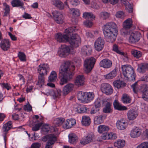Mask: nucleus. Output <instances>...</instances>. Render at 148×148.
I'll use <instances>...</instances> for the list:
<instances>
[{
	"mask_svg": "<svg viewBox=\"0 0 148 148\" xmlns=\"http://www.w3.org/2000/svg\"><path fill=\"white\" fill-rule=\"evenodd\" d=\"M141 129L137 127H135L132 130L130 134L131 137L135 138L138 137L141 134Z\"/></svg>",
	"mask_w": 148,
	"mask_h": 148,
	"instance_id": "obj_24",
	"label": "nucleus"
},
{
	"mask_svg": "<svg viewBox=\"0 0 148 148\" xmlns=\"http://www.w3.org/2000/svg\"><path fill=\"white\" fill-rule=\"evenodd\" d=\"M75 69V66L71 65L69 61L65 62L61 65L59 73L60 84L61 85L66 84L72 79Z\"/></svg>",
	"mask_w": 148,
	"mask_h": 148,
	"instance_id": "obj_2",
	"label": "nucleus"
},
{
	"mask_svg": "<svg viewBox=\"0 0 148 148\" xmlns=\"http://www.w3.org/2000/svg\"><path fill=\"white\" fill-rule=\"evenodd\" d=\"M10 41L9 39H5L1 41L0 47L2 50L7 51L10 48Z\"/></svg>",
	"mask_w": 148,
	"mask_h": 148,
	"instance_id": "obj_16",
	"label": "nucleus"
},
{
	"mask_svg": "<svg viewBox=\"0 0 148 148\" xmlns=\"http://www.w3.org/2000/svg\"><path fill=\"white\" fill-rule=\"evenodd\" d=\"M113 104L114 109L116 110L121 111L125 110L127 109L126 106H122L116 100H114Z\"/></svg>",
	"mask_w": 148,
	"mask_h": 148,
	"instance_id": "obj_28",
	"label": "nucleus"
},
{
	"mask_svg": "<svg viewBox=\"0 0 148 148\" xmlns=\"http://www.w3.org/2000/svg\"><path fill=\"white\" fill-rule=\"evenodd\" d=\"M101 89L102 92L107 95L111 94L113 92L112 86L109 84L104 83L101 84Z\"/></svg>",
	"mask_w": 148,
	"mask_h": 148,
	"instance_id": "obj_10",
	"label": "nucleus"
},
{
	"mask_svg": "<svg viewBox=\"0 0 148 148\" xmlns=\"http://www.w3.org/2000/svg\"><path fill=\"white\" fill-rule=\"evenodd\" d=\"M70 49L69 46L64 44L61 45L58 51V53L59 56L61 58H65L69 54Z\"/></svg>",
	"mask_w": 148,
	"mask_h": 148,
	"instance_id": "obj_8",
	"label": "nucleus"
},
{
	"mask_svg": "<svg viewBox=\"0 0 148 148\" xmlns=\"http://www.w3.org/2000/svg\"><path fill=\"white\" fill-rule=\"evenodd\" d=\"M43 123L42 122H40L35 125L32 128V130L33 131H36L39 130L40 127L42 125Z\"/></svg>",
	"mask_w": 148,
	"mask_h": 148,
	"instance_id": "obj_54",
	"label": "nucleus"
},
{
	"mask_svg": "<svg viewBox=\"0 0 148 148\" xmlns=\"http://www.w3.org/2000/svg\"><path fill=\"white\" fill-rule=\"evenodd\" d=\"M109 129L108 126L103 125H99L97 128L98 132L100 133H103L107 132Z\"/></svg>",
	"mask_w": 148,
	"mask_h": 148,
	"instance_id": "obj_34",
	"label": "nucleus"
},
{
	"mask_svg": "<svg viewBox=\"0 0 148 148\" xmlns=\"http://www.w3.org/2000/svg\"><path fill=\"white\" fill-rule=\"evenodd\" d=\"M64 123V124L63 125V127L68 129L71 128L75 125L76 123V121L75 119H68L65 121Z\"/></svg>",
	"mask_w": 148,
	"mask_h": 148,
	"instance_id": "obj_23",
	"label": "nucleus"
},
{
	"mask_svg": "<svg viewBox=\"0 0 148 148\" xmlns=\"http://www.w3.org/2000/svg\"><path fill=\"white\" fill-rule=\"evenodd\" d=\"M138 112L136 110L131 109L129 110L127 113V116L129 120H133L138 116Z\"/></svg>",
	"mask_w": 148,
	"mask_h": 148,
	"instance_id": "obj_20",
	"label": "nucleus"
},
{
	"mask_svg": "<svg viewBox=\"0 0 148 148\" xmlns=\"http://www.w3.org/2000/svg\"><path fill=\"white\" fill-rule=\"evenodd\" d=\"M53 5L60 10H63L64 8L63 3L59 0H55L54 2Z\"/></svg>",
	"mask_w": 148,
	"mask_h": 148,
	"instance_id": "obj_39",
	"label": "nucleus"
},
{
	"mask_svg": "<svg viewBox=\"0 0 148 148\" xmlns=\"http://www.w3.org/2000/svg\"><path fill=\"white\" fill-rule=\"evenodd\" d=\"M141 34L138 32H132L130 34L129 39V42L131 43H134L139 41L140 39Z\"/></svg>",
	"mask_w": 148,
	"mask_h": 148,
	"instance_id": "obj_12",
	"label": "nucleus"
},
{
	"mask_svg": "<svg viewBox=\"0 0 148 148\" xmlns=\"http://www.w3.org/2000/svg\"><path fill=\"white\" fill-rule=\"evenodd\" d=\"M105 43L103 38L101 37H99L94 43L95 49L98 51H101L104 47Z\"/></svg>",
	"mask_w": 148,
	"mask_h": 148,
	"instance_id": "obj_9",
	"label": "nucleus"
},
{
	"mask_svg": "<svg viewBox=\"0 0 148 148\" xmlns=\"http://www.w3.org/2000/svg\"><path fill=\"white\" fill-rule=\"evenodd\" d=\"M81 122L83 125L85 126H88L91 123L90 118L88 116H84L82 117Z\"/></svg>",
	"mask_w": 148,
	"mask_h": 148,
	"instance_id": "obj_33",
	"label": "nucleus"
},
{
	"mask_svg": "<svg viewBox=\"0 0 148 148\" xmlns=\"http://www.w3.org/2000/svg\"><path fill=\"white\" fill-rule=\"evenodd\" d=\"M45 75L39 74L38 76V83L39 85H40L41 86L44 84L45 78L44 76Z\"/></svg>",
	"mask_w": 148,
	"mask_h": 148,
	"instance_id": "obj_50",
	"label": "nucleus"
},
{
	"mask_svg": "<svg viewBox=\"0 0 148 148\" xmlns=\"http://www.w3.org/2000/svg\"><path fill=\"white\" fill-rule=\"evenodd\" d=\"M23 109L25 111L29 112H30L32 110V107L29 102L26 105L24 106Z\"/></svg>",
	"mask_w": 148,
	"mask_h": 148,
	"instance_id": "obj_55",
	"label": "nucleus"
},
{
	"mask_svg": "<svg viewBox=\"0 0 148 148\" xmlns=\"http://www.w3.org/2000/svg\"><path fill=\"white\" fill-rule=\"evenodd\" d=\"M49 127L47 124L44 125L42 129V131L45 133H47L49 131Z\"/></svg>",
	"mask_w": 148,
	"mask_h": 148,
	"instance_id": "obj_61",
	"label": "nucleus"
},
{
	"mask_svg": "<svg viewBox=\"0 0 148 148\" xmlns=\"http://www.w3.org/2000/svg\"><path fill=\"white\" fill-rule=\"evenodd\" d=\"M94 139V136L93 134H88L86 136L80 140V143L82 145H85L92 142Z\"/></svg>",
	"mask_w": 148,
	"mask_h": 148,
	"instance_id": "obj_14",
	"label": "nucleus"
},
{
	"mask_svg": "<svg viewBox=\"0 0 148 148\" xmlns=\"http://www.w3.org/2000/svg\"><path fill=\"white\" fill-rule=\"evenodd\" d=\"M83 17L88 20H93L95 19V17L90 12H85L83 14Z\"/></svg>",
	"mask_w": 148,
	"mask_h": 148,
	"instance_id": "obj_45",
	"label": "nucleus"
},
{
	"mask_svg": "<svg viewBox=\"0 0 148 148\" xmlns=\"http://www.w3.org/2000/svg\"><path fill=\"white\" fill-rule=\"evenodd\" d=\"M77 99L84 103H88L94 99L95 94L92 92H78L77 93Z\"/></svg>",
	"mask_w": 148,
	"mask_h": 148,
	"instance_id": "obj_4",
	"label": "nucleus"
},
{
	"mask_svg": "<svg viewBox=\"0 0 148 148\" xmlns=\"http://www.w3.org/2000/svg\"><path fill=\"white\" fill-rule=\"evenodd\" d=\"M117 128L120 130H123L125 129L127 126L126 122L123 119L117 121L116 123Z\"/></svg>",
	"mask_w": 148,
	"mask_h": 148,
	"instance_id": "obj_26",
	"label": "nucleus"
},
{
	"mask_svg": "<svg viewBox=\"0 0 148 148\" xmlns=\"http://www.w3.org/2000/svg\"><path fill=\"white\" fill-rule=\"evenodd\" d=\"M141 87L142 98L144 100L148 101V86L146 84H144Z\"/></svg>",
	"mask_w": 148,
	"mask_h": 148,
	"instance_id": "obj_18",
	"label": "nucleus"
},
{
	"mask_svg": "<svg viewBox=\"0 0 148 148\" xmlns=\"http://www.w3.org/2000/svg\"><path fill=\"white\" fill-rule=\"evenodd\" d=\"M65 122V119L63 118H56L54 120V123L56 125L58 126L62 125L64 124Z\"/></svg>",
	"mask_w": 148,
	"mask_h": 148,
	"instance_id": "obj_41",
	"label": "nucleus"
},
{
	"mask_svg": "<svg viewBox=\"0 0 148 148\" xmlns=\"http://www.w3.org/2000/svg\"><path fill=\"white\" fill-rule=\"evenodd\" d=\"M138 71L140 73H143L148 71V63H142L138 65Z\"/></svg>",
	"mask_w": 148,
	"mask_h": 148,
	"instance_id": "obj_21",
	"label": "nucleus"
},
{
	"mask_svg": "<svg viewBox=\"0 0 148 148\" xmlns=\"http://www.w3.org/2000/svg\"><path fill=\"white\" fill-rule=\"evenodd\" d=\"M101 100L99 99H97L95 101L94 103V105L95 107L97 108L100 109L101 106Z\"/></svg>",
	"mask_w": 148,
	"mask_h": 148,
	"instance_id": "obj_60",
	"label": "nucleus"
},
{
	"mask_svg": "<svg viewBox=\"0 0 148 148\" xmlns=\"http://www.w3.org/2000/svg\"><path fill=\"white\" fill-rule=\"evenodd\" d=\"M114 86L117 88L123 87L125 86V83L123 81L120 80L115 81L113 82Z\"/></svg>",
	"mask_w": 148,
	"mask_h": 148,
	"instance_id": "obj_36",
	"label": "nucleus"
},
{
	"mask_svg": "<svg viewBox=\"0 0 148 148\" xmlns=\"http://www.w3.org/2000/svg\"><path fill=\"white\" fill-rule=\"evenodd\" d=\"M51 94L54 99L60 98L61 96L62 91L59 89H54L51 91Z\"/></svg>",
	"mask_w": 148,
	"mask_h": 148,
	"instance_id": "obj_35",
	"label": "nucleus"
},
{
	"mask_svg": "<svg viewBox=\"0 0 148 148\" xmlns=\"http://www.w3.org/2000/svg\"><path fill=\"white\" fill-rule=\"evenodd\" d=\"M100 67L105 69H108L111 68L112 66V62L110 60L106 58L100 61L99 63Z\"/></svg>",
	"mask_w": 148,
	"mask_h": 148,
	"instance_id": "obj_15",
	"label": "nucleus"
},
{
	"mask_svg": "<svg viewBox=\"0 0 148 148\" xmlns=\"http://www.w3.org/2000/svg\"><path fill=\"white\" fill-rule=\"evenodd\" d=\"M118 30L116 25L113 22H110L104 25L103 32L107 41L112 42L116 40Z\"/></svg>",
	"mask_w": 148,
	"mask_h": 148,
	"instance_id": "obj_3",
	"label": "nucleus"
},
{
	"mask_svg": "<svg viewBox=\"0 0 148 148\" xmlns=\"http://www.w3.org/2000/svg\"><path fill=\"white\" fill-rule=\"evenodd\" d=\"M57 78V74L55 71H52L49 77L48 81L53 82L56 81Z\"/></svg>",
	"mask_w": 148,
	"mask_h": 148,
	"instance_id": "obj_40",
	"label": "nucleus"
},
{
	"mask_svg": "<svg viewBox=\"0 0 148 148\" xmlns=\"http://www.w3.org/2000/svg\"><path fill=\"white\" fill-rule=\"evenodd\" d=\"M12 121H8L7 123H5L3 125L2 127V131L3 132V137L5 145H6L7 134L8 131L12 127Z\"/></svg>",
	"mask_w": 148,
	"mask_h": 148,
	"instance_id": "obj_11",
	"label": "nucleus"
},
{
	"mask_svg": "<svg viewBox=\"0 0 148 148\" xmlns=\"http://www.w3.org/2000/svg\"><path fill=\"white\" fill-rule=\"evenodd\" d=\"M69 141L71 144H75L78 140V137L76 134L73 133H71L68 135Z\"/></svg>",
	"mask_w": 148,
	"mask_h": 148,
	"instance_id": "obj_29",
	"label": "nucleus"
},
{
	"mask_svg": "<svg viewBox=\"0 0 148 148\" xmlns=\"http://www.w3.org/2000/svg\"><path fill=\"white\" fill-rule=\"evenodd\" d=\"M91 52V49L89 46H84L81 49V53L84 56H89Z\"/></svg>",
	"mask_w": 148,
	"mask_h": 148,
	"instance_id": "obj_30",
	"label": "nucleus"
},
{
	"mask_svg": "<svg viewBox=\"0 0 148 148\" xmlns=\"http://www.w3.org/2000/svg\"><path fill=\"white\" fill-rule=\"evenodd\" d=\"M70 10L73 15L74 16H78L80 14L79 10L78 9L72 8L70 9Z\"/></svg>",
	"mask_w": 148,
	"mask_h": 148,
	"instance_id": "obj_48",
	"label": "nucleus"
},
{
	"mask_svg": "<svg viewBox=\"0 0 148 148\" xmlns=\"http://www.w3.org/2000/svg\"><path fill=\"white\" fill-rule=\"evenodd\" d=\"M122 73L125 77L131 81L135 79L136 74L133 68L130 65H124L122 66Z\"/></svg>",
	"mask_w": 148,
	"mask_h": 148,
	"instance_id": "obj_5",
	"label": "nucleus"
},
{
	"mask_svg": "<svg viewBox=\"0 0 148 148\" xmlns=\"http://www.w3.org/2000/svg\"><path fill=\"white\" fill-rule=\"evenodd\" d=\"M132 20L131 18H128L124 21L123 23V27L126 29H130L132 25Z\"/></svg>",
	"mask_w": 148,
	"mask_h": 148,
	"instance_id": "obj_31",
	"label": "nucleus"
},
{
	"mask_svg": "<svg viewBox=\"0 0 148 148\" xmlns=\"http://www.w3.org/2000/svg\"><path fill=\"white\" fill-rule=\"evenodd\" d=\"M55 21L58 24H62L64 22V17L61 12L58 11H54L52 12Z\"/></svg>",
	"mask_w": 148,
	"mask_h": 148,
	"instance_id": "obj_13",
	"label": "nucleus"
},
{
	"mask_svg": "<svg viewBox=\"0 0 148 148\" xmlns=\"http://www.w3.org/2000/svg\"><path fill=\"white\" fill-rule=\"evenodd\" d=\"M49 69V65L47 64H41L38 68V72L41 75H47Z\"/></svg>",
	"mask_w": 148,
	"mask_h": 148,
	"instance_id": "obj_17",
	"label": "nucleus"
},
{
	"mask_svg": "<svg viewBox=\"0 0 148 148\" xmlns=\"http://www.w3.org/2000/svg\"><path fill=\"white\" fill-rule=\"evenodd\" d=\"M103 117V116L101 115L96 116L94 118V123L98 125L103 123L104 120Z\"/></svg>",
	"mask_w": 148,
	"mask_h": 148,
	"instance_id": "obj_44",
	"label": "nucleus"
},
{
	"mask_svg": "<svg viewBox=\"0 0 148 148\" xmlns=\"http://www.w3.org/2000/svg\"><path fill=\"white\" fill-rule=\"evenodd\" d=\"M131 53L134 57L137 58H139L142 56V53L137 50H132Z\"/></svg>",
	"mask_w": 148,
	"mask_h": 148,
	"instance_id": "obj_47",
	"label": "nucleus"
},
{
	"mask_svg": "<svg viewBox=\"0 0 148 148\" xmlns=\"http://www.w3.org/2000/svg\"><path fill=\"white\" fill-rule=\"evenodd\" d=\"M3 5L5 7L4 8V10H5L4 15L5 16H6L7 14L9 13L10 11L9 6L6 3H4Z\"/></svg>",
	"mask_w": 148,
	"mask_h": 148,
	"instance_id": "obj_57",
	"label": "nucleus"
},
{
	"mask_svg": "<svg viewBox=\"0 0 148 148\" xmlns=\"http://www.w3.org/2000/svg\"><path fill=\"white\" fill-rule=\"evenodd\" d=\"M91 20H87L84 22V25L87 27H90L92 25V23L91 22Z\"/></svg>",
	"mask_w": 148,
	"mask_h": 148,
	"instance_id": "obj_62",
	"label": "nucleus"
},
{
	"mask_svg": "<svg viewBox=\"0 0 148 148\" xmlns=\"http://www.w3.org/2000/svg\"><path fill=\"white\" fill-rule=\"evenodd\" d=\"M95 62L96 60L93 57H91L85 60L84 66L86 73H88L91 71Z\"/></svg>",
	"mask_w": 148,
	"mask_h": 148,
	"instance_id": "obj_7",
	"label": "nucleus"
},
{
	"mask_svg": "<svg viewBox=\"0 0 148 148\" xmlns=\"http://www.w3.org/2000/svg\"><path fill=\"white\" fill-rule=\"evenodd\" d=\"M114 146L118 148H122L125 145V141L123 140H118L114 143Z\"/></svg>",
	"mask_w": 148,
	"mask_h": 148,
	"instance_id": "obj_43",
	"label": "nucleus"
},
{
	"mask_svg": "<svg viewBox=\"0 0 148 148\" xmlns=\"http://www.w3.org/2000/svg\"><path fill=\"white\" fill-rule=\"evenodd\" d=\"M125 6V9L127 10V11L130 13L132 12L133 8L129 2Z\"/></svg>",
	"mask_w": 148,
	"mask_h": 148,
	"instance_id": "obj_58",
	"label": "nucleus"
},
{
	"mask_svg": "<svg viewBox=\"0 0 148 148\" xmlns=\"http://www.w3.org/2000/svg\"><path fill=\"white\" fill-rule=\"evenodd\" d=\"M74 86L73 84L69 83L64 86L63 89V95H66L68 94L69 92L73 90Z\"/></svg>",
	"mask_w": 148,
	"mask_h": 148,
	"instance_id": "obj_27",
	"label": "nucleus"
},
{
	"mask_svg": "<svg viewBox=\"0 0 148 148\" xmlns=\"http://www.w3.org/2000/svg\"><path fill=\"white\" fill-rule=\"evenodd\" d=\"M126 16L124 12L123 11H119L116 12V16L117 18H123Z\"/></svg>",
	"mask_w": 148,
	"mask_h": 148,
	"instance_id": "obj_53",
	"label": "nucleus"
},
{
	"mask_svg": "<svg viewBox=\"0 0 148 148\" xmlns=\"http://www.w3.org/2000/svg\"><path fill=\"white\" fill-rule=\"evenodd\" d=\"M11 4L13 7L19 8L24 9V3L21 0H12Z\"/></svg>",
	"mask_w": 148,
	"mask_h": 148,
	"instance_id": "obj_22",
	"label": "nucleus"
},
{
	"mask_svg": "<svg viewBox=\"0 0 148 148\" xmlns=\"http://www.w3.org/2000/svg\"><path fill=\"white\" fill-rule=\"evenodd\" d=\"M131 88L133 89V90L134 93H137L138 90L137 82H136L133 84L131 85Z\"/></svg>",
	"mask_w": 148,
	"mask_h": 148,
	"instance_id": "obj_56",
	"label": "nucleus"
},
{
	"mask_svg": "<svg viewBox=\"0 0 148 148\" xmlns=\"http://www.w3.org/2000/svg\"><path fill=\"white\" fill-rule=\"evenodd\" d=\"M142 136L144 139H146L148 138V129H146L143 132Z\"/></svg>",
	"mask_w": 148,
	"mask_h": 148,
	"instance_id": "obj_63",
	"label": "nucleus"
},
{
	"mask_svg": "<svg viewBox=\"0 0 148 148\" xmlns=\"http://www.w3.org/2000/svg\"><path fill=\"white\" fill-rule=\"evenodd\" d=\"M101 137L102 140H108L109 139H115L117 138L116 134L113 133L105 132L101 136Z\"/></svg>",
	"mask_w": 148,
	"mask_h": 148,
	"instance_id": "obj_19",
	"label": "nucleus"
},
{
	"mask_svg": "<svg viewBox=\"0 0 148 148\" xmlns=\"http://www.w3.org/2000/svg\"><path fill=\"white\" fill-rule=\"evenodd\" d=\"M111 104L108 102H106L103 109V112L106 113H110L111 111Z\"/></svg>",
	"mask_w": 148,
	"mask_h": 148,
	"instance_id": "obj_37",
	"label": "nucleus"
},
{
	"mask_svg": "<svg viewBox=\"0 0 148 148\" xmlns=\"http://www.w3.org/2000/svg\"><path fill=\"white\" fill-rule=\"evenodd\" d=\"M41 146L40 143H34L31 145V148H40Z\"/></svg>",
	"mask_w": 148,
	"mask_h": 148,
	"instance_id": "obj_64",
	"label": "nucleus"
},
{
	"mask_svg": "<svg viewBox=\"0 0 148 148\" xmlns=\"http://www.w3.org/2000/svg\"><path fill=\"white\" fill-rule=\"evenodd\" d=\"M85 78L83 75H78L77 76L75 81L76 85L78 86H82L84 84Z\"/></svg>",
	"mask_w": 148,
	"mask_h": 148,
	"instance_id": "obj_25",
	"label": "nucleus"
},
{
	"mask_svg": "<svg viewBox=\"0 0 148 148\" xmlns=\"http://www.w3.org/2000/svg\"><path fill=\"white\" fill-rule=\"evenodd\" d=\"M0 84L3 89H6L7 90H9L11 88L10 84L8 83H0Z\"/></svg>",
	"mask_w": 148,
	"mask_h": 148,
	"instance_id": "obj_52",
	"label": "nucleus"
},
{
	"mask_svg": "<svg viewBox=\"0 0 148 148\" xmlns=\"http://www.w3.org/2000/svg\"><path fill=\"white\" fill-rule=\"evenodd\" d=\"M17 56L20 61L22 62L26 61V56L24 52L19 51L18 54Z\"/></svg>",
	"mask_w": 148,
	"mask_h": 148,
	"instance_id": "obj_46",
	"label": "nucleus"
},
{
	"mask_svg": "<svg viewBox=\"0 0 148 148\" xmlns=\"http://www.w3.org/2000/svg\"><path fill=\"white\" fill-rule=\"evenodd\" d=\"M113 50L117 53L121 55L124 56V53L121 51L119 50L118 46L116 45H114L113 47Z\"/></svg>",
	"mask_w": 148,
	"mask_h": 148,
	"instance_id": "obj_51",
	"label": "nucleus"
},
{
	"mask_svg": "<svg viewBox=\"0 0 148 148\" xmlns=\"http://www.w3.org/2000/svg\"><path fill=\"white\" fill-rule=\"evenodd\" d=\"M77 112L79 113H83L86 112L89 110V108L83 105L78 104L76 107Z\"/></svg>",
	"mask_w": 148,
	"mask_h": 148,
	"instance_id": "obj_32",
	"label": "nucleus"
},
{
	"mask_svg": "<svg viewBox=\"0 0 148 148\" xmlns=\"http://www.w3.org/2000/svg\"><path fill=\"white\" fill-rule=\"evenodd\" d=\"M42 140L44 142L47 141L45 148H52L55 142L57 140L56 136L53 134H51L43 137Z\"/></svg>",
	"mask_w": 148,
	"mask_h": 148,
	"instance_id": "obj_6",
	"label": "nucleus"
},
{
	"mask_svg": "<svg viewBox=\"0 0 148 148\" xmlns=\"http://www.w3.org/2000/svg\"><path fill=\"white\" fill-rule=\"evenodd\" d=\"M136 148H148V142L141 143L137 146Z\"/></svg>",
	"mask_w": 148,
	"mask_h": 148,
	"instance_id": "obj_59",
	"label": "nucleus"
},
{
	"mask_svg": "<svg viewBox=\"0 0 148 148\" xmlns=\"http://www.w3.org/2000/svg\"><path fill=\"white\" fill-rule=\"evenodd\" d=\"M77 30L75 27H69L66 29L64 33H58L55 35V38L60 43L68 42L72 49L78 47L81 42L80 36L74 32Z\"/></svg>",
	"mask_w": 148,
	"mask_h": 148,
	"instance_id": "obj_1",
	"label": "nucleus"
},
{
	"mask_svg": "<svg viewBox=\"0 0 148 148\" xmlns=\"http://www.w3.org/2000/svg\"><path fill=\"white\" fill-rule=\"evenodd\" d=\"M131 100L130 97L128 95L126 94H124L122 98V101L125 104L130 103Z\"/></svg>",
	"mask_w": 148,
	"mask_h": 148,
	"instance_id": "obj_38",
	"label": "nucleus"
},
{
	"mask_svg": "<svg viewBox=\"0 0 148 148\" xmlns=\"http://www.w3.org/2000/svg\"><path fill=\"white\" fill-rule=\"evenodd\" d=\"M110 14L106 12H102L99 14L100 17L103 19H106L110 16Z\"/></svg>",
	"mask_w": 148,
	"mask_h": 148,
	"instance_id": "obj_49",
	"label": "nucleus"
},
{
	"mask_svg": "<svg viewBox=\"0 0 148 148\" xmlns=\"http://www.w3.org/2000/svg\"><path fill=\"white\" fill-rule=\"evenodd\" d=\"M117 72L115 69L113 70L109 73L104 75L105 78L107 79H111L115 77L116 75Z\"/></svg>",
	"mask_w": 148,
	"mask_h": 148,
	"instance_id": "obj_42",
	"label": "nucleus"
}]
</instances>
